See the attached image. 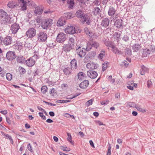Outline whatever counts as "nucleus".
I'll return each mask as SVG.
<instances>
[{"mask_svg": "<svg viewBox=\"0 0 155 155\" xmlns=\"http://www.w3.org/2000/svg\"><path fill=\"white\" fill-rule=\"evenodd\" d=\"M43 12V7L40 6L36 7L34 11V15L39 17L42 13Z\"/></svg>", "mask_w": 155, "mask_h": 155, "instance_id": "f8f14e48", "label": "nucleus"}, {"mask_svg": "<svg viewBox=\"0 0 155 155\" xmlns=\"http://www.w3.org/2000/svg\"><path fill=\"white\" fill-rule=\"evenodd\" d=\"M117 10L113 7H109V10L108 12V15L110 16L116 18H117V14H116Z\"/></svg>", "mask_w": 155, "mask_h": 155, "instance_id": "6e6552de", "label": "nucleus"}, {"mask_svg": "<svg viewBox=\"0 0 155 155\" xmlns=\"http://www.w3.org/2000/svg\"><path fill=\"white\" fill-rule=\"evenodd\" d=\"M96 123L98 124L99 125H104L103 123L99 120H97L96 121Z\"/></svg>", "mask_w": 155, "mask_h": 155, "instance_id": "774afa93", "label": "nucleus"}, {"mask_svg": "<svg viewBox=\"0 0 155 155\" xmlns=\"http://www.w3.org/2000/svg\"><path fill=\"white\" fill-rule=\"evenodd\" d=\"M109 103V101L108 100L103 101L101 102V105H106L108 104Z\"/></svg>", "mask_w": 155, "mask_h": 155, "instance_id": "603ef678", "label": "nucleus"}, {"mask_svg": "<svg viewBox=\"0 0 155 155\" xmlns=\"http://www.w3.org/2000/svg\"><path fill=\"white\" fill-rule=\"evenodd\" d=\"M39 116L41 117L42 119L45 120L46 119V117L43 115V113L39 112L38 113Z\"/></svg>", "mask_w": 155, "mask_h": 155, "instance_id": "5fc2aeb1", "label": "nucleus"}, {"mask_svg": "<svg viewBox=\"0 0 155 155\" xmlns=\"http://www.w3.org/2000/svg\"><path fill=\"white\" fill-rule=\"evenodd\" d=\"M47 34L44 31H40L37 34L38 41L39 42H45L47 40Z\"/></svg>", "mask_w": 155, "mask_h": 155, "instance_id": "20e7f679", "label": "nucleus"}, {"mask_svg": "<svg viewBox=\"0 0 155 155\" xmlns=\"http://www.w3.org/2000/svg\"><path fill=\"white\" fill-rule=\"evenodd\" d=\"M154 52H155V46L152 45H150L149 49H147V50L145 49L143 51V54L146 53V55L152 53Z\"/></svg>", "mask_w": 155, "mask_h": 155, "instance_id": "dca6fc26", "label": "nucleus"}, {"mask_svg": "<svg viewBox=\"0 0 155 155\" xmlns=\"http://www.w3.org/2000/svg\"><path fill=\"white\" fill-rule=\"evenodd\" d=\"M108 64L109 63L108 62H105L104 64H102V71H104L107 69L108 65Z\"/></svg>", "mask_w": 155, "mask_h": 155, "instance_id": "58836bf2", "label": "nucleus"}, {"mask_svg": "<svg viewBox=\"0 0 155 155\" xmlns=\"http://www.w3.org/2000/svg\"><path fill=\"white\" fill-rule=\"evenodd\" d=\"M8 6L10 8H13L18 5V4L15 1L9 2L8 4Z\"/></svg>", "mask_w": 155, "mask_h": 155, "instance_id": "b1692460", "label": "nucleus"}, {"mask_svg": "<svg viewBox=\"0 0 155 155\" xmlns=\"http://www.w3.org/2000/svg\"><path fill=\"white\" fill-rule=\"evenodd\" d=\"M76 52L77 54L81 58H83L84 57L86 53V50L80 46L77 47Z\"/></svg>", "mask_w": 155, "mask_h": 155, "instance_id": "423d86ee", "label": "nucleus"}, {"mask_svg": "<svg viewBox=\"0 0 155 155\" xmlns=\"http://www.w3.org/2000/svg\"><path fill=\"white\" fill-rule=\"evenodd\" d=\"M2 134L3 136L5 137L6 138L10 140L11 142H13V140L12 137L8 134L4 133L3 132Z\"/></svg>", "mask_w": 155, "mask_h": 155, "instance_id": "79ce46f5", "label": "nucleus"}, {"mask_svg": "<svg viewBox=\"0 0 155 155\" xmlns=\"http://www.w3.org/2000/svg\"><path fill=\"white\" fill-rule=\"evenodd\" d=\"M38 58V55H34L25 61L26 64L28 67H31L35 64V61Z\"/></svg>", "mask_w": 155, "mask_h": 155, "instance_id": "7ed1b4c3", "label": "nucleus"}, {"mask_svg": "<svg viewBox=\"0 0 155 155\" xmlns=\"http://www.w3.org/2000/svg\"><path fill=\"white\" fill-rule=\"evenodd\" d=\"M68 7L70 8H72L74 5V2L73 0H71L68 3Z\"/></svg>", "mask_w": 155, "mask_h": 155, "instance_id": "49530a36", "label": "nucleus"}, {"mask_svg": "<svg viewBox=\"0 0 155 155\" xmlns=\"http://www.w3.org/2000/svg\"><path fill=\"white\" fill-rule=\"evenodd\" d=\"M63 71L64 74L65 75H67L71 73V70L70 68H65L63 70Z\"/></svg>", "mask_w": 155, "mask_h": 155, "instance_id": "f704fd0d", "label": "nucleus"}, {"mask_svg": "<svg viewBox=\"0 0 155 155\" xmlns=\"http://www.w3.org/2000/svg\"><path fill=\"white\" fill-rule=\"evenodd\" d=\"M62 47V52H64L65 53L69 52L73 48L70 46L69 44H64Z\"/></svg>", "mask_w": 155, "mask_h": 155, "instance_id": "9d476101", "label": "nucleus"}, {"mask_svg": "<svg viewBox=\"0 0 155 155\" xmlns=\"http://www.w3.org/2000/svg\"><path fill=\"white\" fill-rule=\"evenodd\" d=\"M28 149L31 152H32V151L31 149V146L30 143H29L28 145L27 146Z\"/></svg>", "mask_w": 155, "mask_h": 155, "instance_id": "052dcab7", "label": "nucleus"}, {"mask_svg": "<svg viewBox=\"0 0 155 155\" xmlns=\"http://www.w3.org/2000/svg\"><path fill=\"white\" fill-rule=\"evenodd\" d=\"M19 70L21 74H24L26 72L25 69L22 67L20 66L19 67Z\"/></svg>", "mask_w": 155, "mask_h": 155, "instance_id": "37998d69", "label": "nucleus"}, {"mask_svg": "<svg viewBox=\"0 0 155 155\" xmlns=\"http://www.w3.org/2000/svg\"><path fill=\"white\" fill-rule=\"evenodd\" d=\"M92 47L91 42H88L87 44V47L86 48V51H89Z\"/></svg>", "mask_w": 155, "mask_h": 155, "instance_id": "ea45409f", "label": "nucleus"}, {"mask_svg": "<svg viewBox=\"0 0 155 155\" xmlns=\"http://www.w3.org/2000/svg\"><path fill=\"white\" fill-rule=\"evenodd\" d=\"M6 79L8 81H10L12 78V75L9 73H7L6 75Z\"/></svg>", "mask_w": 155, "mask_h": 155, "instance_id": "de8ad7c7", "label": "nucleus"}, {"mask_svg": "<svg viewBox=\"0 0 155 155\" xmlns=\"http://www.w3.org/2000/svg\"><path fill=\"white\" fill-rule=\"evenodd\" d=\"M84 31L87 35L89 36L91 38H92L94 35V33L87 27H85L84 28Z\"/></svg>", "mask_w": 155, "mask_h": 155, "instance_id": "a878e982", "label": "nucleus"}, {"mask_svg": "<svg viewBox=\"0 0 155 155\" xmlns=\"http://www.w3.org/2000/svg\"><path fill=\"white\" fill-rule=\"evenodd\" d=\"M132 47L134 51H138L141 48L140 46L138 44L134 45Z\"/></svg>", "mask_w": 155, "mask_h": 155, "instance_id": "7c9ffc66", "label": "nucleus"}, {"mask_svg": "<svg viewBox=\"0 0 155 155\" xmlns=\"http://www.w3.org/2000/svg\"><path fill=\"white\" fill-rule=\"evenodd\" d=\"M85 74L82 72H80L78 74V78L80 80L84 79L85 77Z\"/></svg>", "mask_w": 155, "mask_h": 155, "instance_id": "e433bc0d", "label": "nucleus"}, {"mask_svg": "<svg viewBox=\"0 0 155 155\" xmlns=\"http://www.w3.org/2000/svg\"><path fill=\"white\" fill-rule=\"evenodd\" d=\"M19 28L20 27L19 25L15 23L12 25L10 30L12 34H15Z\"/></svg>", "mask_w": 155, "mask_h": 155, "instance_id": "ddd939ff", "label": "nucleus"}, {"mask_svg": "<svg viewBox=\"0 0 155 155\" xmlns=\"http://www.w3.org/2000/svg\"><path fill=\"white\" fill-rule=\"evenodd\" d=\"M44 102L46 104H48V105H50L51 106H55L56 105V104H52L51 103L45 101H44Z\"/></svg>", "mask_w": 155, "mask_h": 155, "instance_id": "bf43d9fd", "label": "nucleus"}, {"mask_svg": "<svg viewBox=\"0 0 155 155\" xmlns=\"http://www.w3.org/2000/svg\"><path fill=\"white\" fill-rule=\"evenodd\" d=\"M114 26L117 28L120 29L123 28V25L122 20L120 19L117 20L114 23Z\"/></svg>", "mask_w": 155, "mask_h": 155, "instance_id": "2eb2a0df", "label": "nucleus"}, {"mask_svg": "<svg viewBox=\"0 0 155 155\" xmlns=\"http://www.w3.org/2000/svg\"><path fill=\"white\" fill-rule=\"evenodd\" d=\"M72 70L76 69L77 68V61L75 59L72 60L70 64Z\"/></svg>", "mask_w": 155, "mask_h": 155, "instance_id": "4be33fe9", "label": "nucleus"}, {"mask_svg": "<svg viewBox=\"0 0 155 155\" xmlns=\"http://www.w3.org/2000/svg\"><path fill=\"white\" fill-rule=\"evenodd\" d=\"M0 18L1 19L2 24H6L7 23H11L10 17L5 11L2 9L0 10Z\"/></svg>", "mask_w": 155, "mask_h": 155, "instance_id": "f257e3e1", "label": "nucleus"}, {"mask_svg": "<svg viewBox=\"0 0 155 155\" xmlns=\"http://www.w3.org/2000/svg\"><path fill=\"white\" fill-rule=\"evenodd\" d=\"M67 39V36L65 34L63 33H59L56 38L57 41L60 43H63Z\"/></svg>", "mask_w": 155, "mask_h": 155, "instance_id": "39448f33", "label": "nucleus"}, {"mask_svg": "<svg viewBox=\"0 0 155 155\" xmlns=\"http://www.w3.org/2000/svg\"><path fill=\"white\" fill-rule=\"evenodd\" d=\"M109 19L108 18H105L103 19L101 25L102 26L106 28L109 25Z\"/></svg>", "mask_w": 155, "mask_h": 155, "instance_id": "412c9836", "label": "nucleus"}, {"mask_svg": "<svg viewBox=\"0 0 155 155\" xmlns=\"http://www.w3.org/2000/svg\"><path fill=\"white\" fill-rule=\"evenodd\" d=\"M123 63L126 67H127L129 64L128 62L126 61H124L123 62Z\"/></svg>", "mask_w": 155, "mask_h": 155, "instance_id": "69168bd1", "label": "nucleus"}, {"mask_svg": "<svg viewBox=\"0 0 155 155\" xmlns=\"http://www.w3.org/2000/svg\"><path fill=\"white\" fill-rule=\"evenodd\" d=\"M65 31L69 34H73L77 32L75 27L71 26H68L65 29Z\"/></svg>", "mask_w": 155, "mask_h": 155, "instance_id": "9b49d317", "label": "nucleus"}, {"mask_svg": "<svg viewBox=\"0 0 155 155\" xmlns=\"http://www.w3.org/2000/svg\"><path fill=\"white\" fill-rule=\"evenodd\" d=\"M2 42L6 45H10L12 42V38L10 36H7L3 39Z\"/></svg>", "mask_w": 155, "mask_h": 155, "instance_id": "4468645a", "label": "nucleus"}, {"mask_svg": "<svg viewBox=\"0 0 155 155\" xmlns=\"http://www.w3.org/2000/svg\"><path fill=\"white\" fill-rule=\"evenodd\" d=\"M83 14L84 13L81 10H78L76 12V15L78 18H81L82 17Z\"/></svg>", "mask_w": 155, "mask_h": 155, "instance_id": "473e14b6", "label": "nucleus"}, {"mask_svg": "<svg viewBox=\"0 0 155 155\" xmlns=\"http://www.w3.org/2000/svg\"><path fill=\"white\" fill-rule=\"evenodd\" d=\"M93 100L92 99H91L89 101H88L86 103V105L87 107H88L90 105H91L92 104V102L93 101Z\"/></svg>", "mask_w": 155, "mask_h": 155, "instance_id": "3c124183", "label": "nucleus"}, {"mask_svg": "<svg viewBox=\"0 0 155 155\" xmlns=\"http://www.w3.org/2000/svg\"><path fill=\"white\" fill-rule=\"evenodd\" d=\"M65 21L64 18H59L58 21L57 25L58 26H61L65 25Z\"/></svg>", "mask_w": 155, "mask_h": 155, "instance_id": "393cba45", "label": "nucleus"}, {"mask_svg": "<svg viewBox=\"0 0 155 155\" xmlns=\"http://www.w3.org/2000/svg\"><path fill=\"white\" fill-rule=\"evenodd\" d=\"M65 100H58L56 101V102L57 103H65Z\"/></svg>", "mask_w": 155, "mask_h": 155, "instance_id": "680f3d73", "label": "nucleus"}, {"mask_svg": "<svg viewBox=\"0 0 155 155\" xmlns=\"http://www.w3.org/2000/svg\"><path fill=\"white\" fill-rule=\"evenodd\" d=\"M6 120L7 122L9 124H10L11 123V121L9 118L8 117H6Z\"/></svg>", "mask_w": 155, "mask_h": 155, "instance_id": "0e129e2a", "label": "nucleus"}, {"mask_svg": "<svg viewBox=\"0 0 155 155\" xmlns=\"http://www.w3.org/2000/svg\"><path fill=\"white\" fill-rule=\"evenodd\" d=\"M52 20L50 18L43 20L41 23V27L43 29H47L52 24Z\"/></svg>", "mask_w": 155, "mask_h": 155, "instance_id": "f03ea898", "label": "nucleus"}, {"mask_svg": "<svg viewBox=\"0 0 155 155\" xmlns=\"http://www.w3.org/2000/svg\"><path fill=\"white\" fill-rule=\"evenodd\" d=\"M19 3L20 4L21 8L22 11H25L26 10V2H25L24 0H18Z\"/></svg>", "mask_w": 155, "mask_h": 155, "instance_id": "6ab92c4d", "label": "nucleus"}, {"mask_svg": "<svg viewBox=\"0 0 155 155\" xmlns=\"http://www.w3.org/2000/svg\"><path fill=\"white\" fill-rule=\"evenodd\" d=\"M93 12L95 14L97 15L100 12V10L99 7H97L95 8Z\"/></svg>", "mask_w": 155, "mask_h": 155, "instance_id": "09e8293b", "label": "nucleus"}, {"mask_svg": "<svg viewBox=\"0 0 155 155\" xmlns=\"http://www.w3.org/2000/svg\"><path fill=\"white\" fill-rule=\"evenodd\" d=\"M81 19L82 22L83 24L86 22V24L89 25L90 24V18L87 16L85 15L83 16L81 18Z\"/></svg>", "mask_w": 155, "mask_h": 155, "instance_id": "aec40b11", "label": "nucleus"}, {"mask_svg": "<svg viewBox=\"0 0 155 155\" xmlns=\"http://www.w3.org/2000/svg\"><path fill=\"white\" fill-rule=\"evenodd\" d=\"M152 83L151 81H148L147 82V86L148 88L150 87L152 85Z\"/></svg>", "mask_w": 155, "mask_h": 155, "instance_id": "4d7b16f0", "label": "nucleus"}, {"mask_svg": "<svg viewBox=\"0 0 155 155\" xmlns=\"http://www.w3.org/2000/svg\"><path fill=\"white\" fill-rule=\"evenodd\" d=\"M92 45V47H94L96 48H97L99 46V45L98 43L95 41H92L91 42Z\"/></svg>", "mask_w": 155, "mask_h": 155, "instance_id": "4c0bfd02", "label": "nucleus"}, {"mask_svg": "<svg viewBox=\"0 0 155 155\" xmlns=\"http://www.w3.org/2000/svg\"><path fill=\"white\" fill-rule=\"evenodd\" d=\"M52 12L51 11L50 9H48L47 10H45L44 12V14H51Z\"/></svg>", "mask_w": 155, "mask_h": 155, "instance_id": "e2e57ef3", "label": "nucleus"}, {"mask_svg": "<svg viewBox=\"0 0 155 155\" xmlns=\"http://www.w3.org/2000/svg\"><path fill=\"white\" fill-rule=\"evenodd\" d=\"M74 39L72 37H70L67 44H69V45L70 46H71V47L73 48L74 47Z\"/></svg>", "mask_w": 155, "mask_h": 155, "instance_id": "c85d7f7f", "label": "nucleus"}, {"mask_svg": "<svg viewBox=\"0 0 155 155\" xmlns=\"http://www.w3.org/2000/svg\"><path fill=\"white\" fill-rule=\"evenodd\" d=\"M36 34V29L34 28H29L26 31V34L28 38H32L35 37Z\"/></svg>", "mask_w": 155, "mask_h": 155, "instance_id": "0eeeda50", "label": "nucleus"}, {"mask_svg": "<svg viewBox=\"0 0 155 155\" xmlns=\"http://www.w3.org/2000/svg\"><path fill=\"white\" fill-rule=\"evenodd\" d=\"M122 39L126 42L128 41L129 40V37L127 35H124L122 38Z\"/></svg>", "mask_w": 155, "mask_h": 155, "instance_id": "864d4df0", "label": "nucleus"}, {"mask_svg": "<svg viewBox=\"0 0 155 155\" xmlns=\"http://www.w3.org/2000/svg\"><path fill=\"white\" fill-rule=\"evenodd\" d=\"M112 51L114 53L116 54H123V52L119 50L114 46H112Z\"/></svg>", "mask_w": 155, "mask_h": 155, "instance_id": "bb28decb", "label": "nucleus"}, {"mask_svg": "<svg viewBox=\"0 0 155 155\" xmlns=\"http://www.w3.org/2000/svg\"><path fill=\"white\" fill-rule=\"evenodd\" d=\"M93 3L96 5H99L100 4V2L98 1V0H95L93 2Z\"/></svg>", "mask_w": 155, "mask_h": 155, "instance_id": "13d9d810", "label": "nucleus"}, {"mask_svg": "<svg viewBox=\"0 0 155 155\" xmlns=\"http://www.w3.org/2000/svg\"><path fill=\"white\" fill-rule=\"evenodd\" d=\"M17 61L18 63H23L25 61V58L22 56H18L17 57Z\"/></svg>", "mask_w": 155, "mask_h": 155, "instance_id": "cd10ccee", "label": "nucleus"}, {"mask_svg": "<svg viewBox=\"0 0 155 155\" xmlns=\"http://www.w3.org/2000/svg\"><path fill=\"white\" fill-rule=\"evenodd\" d=\"M136 109L139 111H140L142 113H144L146 111V110L141 108L139 106L137 105Z\"/></svg>", "mask_w": 155, "mask_h": 155, "instance_id": "a18cd8bd", "label": "nucleus"}, {"mask_svg": "<svg viewBox=\"0 0 155 155\" xmlns=\"http://www.w3.org/2000/svg\"><path fill=\"white\" fill-rule=\"evenodd\" d=\"M67 135L68 136V137L67 138V140H68L69 142H70L71 144H74L73 142H72V141L71 136V134L68 133H67Z\"/></svg>", "mask_w": 155, "mask_h": 155, "instance_id": "a19ab883", "label": "nucleus"}, {"mask_svg": "<svg viewBox=\"0 0 155 155\" xmlns=\"http://www.w3.org/2000/svg\"><path fill=\"white\" fill-rule=\"evenodd\" d=\"M16 57V55L14 51H9L6 54V58L9 61H12Z\"/></svg>", "mask_w": 155, "mask_h": 155, "instance_id": "1a4fd4ad", "label": "nucleus"}, {"mask_svg": "<svg viewBox=\"0 0 155 155\" xmlns=\"http://www.w3.org/2000/svg\"><path fill=\"white\" fill-rule=\"evenodd\" d=\"M27 2V4L32 7L35 6V3L31 0H26L25 1Z\"/></svg>", "mask_w": 155, "mask_h": 155, "instance_id": "c9c22d12", "label": "nucleus"}, {"mask_svg": "<svg viewBox=\"0 0 155 155\" xmlns=\"http://www.w3.org/2000/svg\"><path fill=\"white\" fill-rule=\"evenodd\" d=\"M89 84L88 81L84 80L80 84L79 86L81 88L84 89L88 86Z\"/></svg>", "mask_w": 155, "mask_h": 155, "instance_id": "5701e85b", "label": "nucleus"}, {"mask_svg": "<svg viewBox=\"0 0 155 155\" xmlns=\"http://www.w3.org/2000/svg\"><path fill=\"white\" fill-rule=\"evenodd\" d=\"M87 76L91 78H95L97 76V74L94 71H89L87 72Z\"/></svg>", "mask_w": 155, "mask_h": 155, "instance_id": "f3484780", "label": "nucleus"}, {"mask_svg": "<svg viewBox=\"0 0 155 155\" xmlns=\"http://www.w3.org/2000/svg\"><path fill=\"white\" fill-rule=\"evenodd\" d=\"M137 105L133 102H129L127 103V106L130 107H134L136 108Z\"/></svg>", "mask_w": 155, "mask_h": 155, "instance_id": "72a5a7b5", "label": "nucleus"}, {"mask_svg": "<svg viewBox=\"0 0 155 155\" xmlns=\"http://www.w3.org/2000/svg\"><path fill=\"white\" fill-rule=\"evenodd\" d=\"M86 67L89 69L93 70L97 68L98 65L94 64L92 62H90L87 64Z\"/></svg>", "mask_w": 155, "mask_h": 155, "instance_id": "a211bd4d", "label": "nucleus"}, {"mask_svg": "<svg viewBox=\"0 0 155 155\" xmlns=\"http://www.w3.org/2000/svg\"><path fill=\"white\" fill-rule=\"evenodd\" d=\"M125 54L130 56L131 54V48H127L125 49Z\"/></svg>", "mask_w": 155, "mask_h": 155, "instance_id": "2f4dec72", "label": "nucleus"}, {"mask_svg": "<svg viewBox=\"0 0 155 155\" xmlns=\"http://www.w3.org/2000/svg\"><path fill=\"white\" fill-rule=\"evenodd\" d=\"M64 16L67 19H69L72 17V14L71 12L65 13Z\"/></svg>", "mask_w": 155, "mask_h": 155, "instance_id": "c03bdc74", "label": "nucleus"}, {"mask_svg": "<svg viewBox=\"0 0 155 155\" xmlns=\"http://www.w3.org/2000/svg\"><path fill=\"white\" fill-rule=\"evenodd\" d=\"M61 148L64 151H68L69 150H68L67 149V147H61Z\"/></svg>", "mask_w": 155, "mask_h": 155, "instance_id": "338daca9", "label": "nucleus"}, {"mask_svg": "<svg viewBox=\"0 0 155 155\" xmlns=\"http://www.w3.org/2000/svg\"><path fill=\"white\" fill-rule=\"evenodd\" d=\"M47 87L46 86H43L41 88V91L43 93L45 94L47 91Z\"/></svg>", "mask_w": 155, "mask_h": 155, "instance_id": "8fccbe9b", "label": "nucleus"}, {"mask_svg": "<svg viewBox=\"0 0 155 155\" xmlns=\"http://www.w3.org/2000/svg\"><path fill=\"white\" fill-rule=\"evenodd\" d=\"M105 54H103V53H100L98 56V58L99 59H102L104 57Z\"/></svg>", "mask_w": 155, "mask_h": 155, "instance_id": "6e6d98bb", "label": "nucleus"}, {"mask_svg": "<svg viewBox=\"0 0 155 155\" xmlns=\"http://www.w3.org/2000/svg\"><path fill=\"white\" fill-rule=\"evenodd\" d=\"M147 71V68L144 65H142L141 67V69L140 70V73L141 75H143L145 74Z\"/></svg>", "mask_w": 155, "mask_h": 155, "instance_id": "c756f323", "label": "nucleus"}]
</instances>
